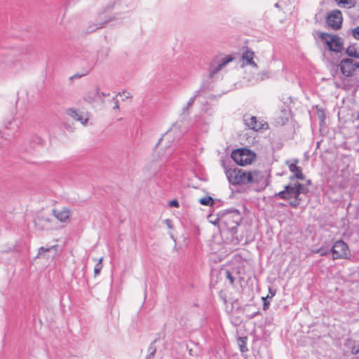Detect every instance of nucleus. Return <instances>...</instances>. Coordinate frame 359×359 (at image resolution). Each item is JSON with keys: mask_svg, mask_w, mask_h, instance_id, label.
<instances>
[{"mask_svg": "<svg viewBox=\"0 0 359 359\" xmlns=\"http://www.w3.org/2000/svg\"><path fill=\"white\" fill-rule=\"evenodd\" d=\"M351 353L353 354H357L359 353V346H353L352 348H351Z\"/></svg>", "mask_w": 359, "mask_h": 359, "instance_id": "obj_32", "label": "nucleus"}, {"mask_svg": "<svg viewBox=\"0 0 359 359\" xmlns=\"http://www.w3.org/2000/svg\"><path fill=\"white\" fill-rule=\"evenodd\" d=\"M57 245H53L49 248L41 247L39 249V252L36 258L44 259L46 260L53 259L57 255Z\"/></svg>", "mask_w": 359, "mask_h": 359, "instance_id": "obj_14", "label": "nucleus"}, {"mask_svg": "<svg viewBox=\"0 0 359 359\" xmlns=\"http://www.w3.org/2000/svg\"><path fill=\"white\" fill-rule=\"evenodd\" d=\"M209 121L205 118H198L196 120L192 127L195 132H206L208 129Z\"/></svg>", "mask_w": 359, "mask_h": 359, "instance_id": "obj_18", "label": "nucleus"}, {"mask_svg": "<svg viewBox=\"0 0 359 359\" xmlns=\"http://www.w3.org/2000/svg\"><path fill=\"white\" fill-rule=\"evenodd\" d=\"M67 114L74 120L79 121L83 126L86 125L89 119L88 113L82 112L72 108L68 109Z\"/></svg>", "mask_w": 359, "mask_h": 359, "instance_id": "obj_15", "label": "nucleus"}, {"mask_svg": "<svg viewBox=\"0 0 359 359\" xmlns=\"http://www.w3.org/2000/svg\"><path fill=\"white\" fill-rule=\"evenodd\" d=\"M307 189L299 183L293 185H287L285 190L280 191L277 195L281 198L291 200L290 205L292 207H297L300 203V194H305Z\"/></svg>", "mask_w": 359, "mask_h": 359, "instance_id": "obj_2", "label": "nucleus"}, {"mask_svg": "<svg viewBox=\"0 0 359 359\" xmlns=\"http://www.w3.org/2000/svg\"><path fill=\"white\" fill-rule=\"evenodd\" d=\"M349 57L359 58V50L355 45L349 46L346 50Z\"/></svg>", "mask_w": 359, "mask_h": 359, "instance_id": "obj_22", "label": "nucleus"}, {"mask_svg": "<svg viewBox=\"0 0 359 359\" xmlns=\"http://www.w3.org/2000/svg\"><path fill=\"white\" fill-rule=\"evenodd\" d=\"M326 21L327 25L333 29H339L343 21L341 12L337 9L332 11L327 14Z\"/></svg>", "mask_w": 359, "mask_h": 359, "instance_id": "obj_11", "label": "nucleus"}, {"mask_svg": "<svg viewBox=\"0 0 359 359\" xmlns=\"http://www.w3.org/2000/svg\"><path fill=\"white\" fill-rule=\"evenodd\" d=\"M165 222H166V224H167L168 227L169 229H171V228H172V225H171V222H170V220H169V219H166V220H165Z\"/></svg>", "mask_w": 359, "mask_h": 359, "instance_id": "obj_38", "label": "nucleus"}, {"mask_svg": "<svg viewBox=\"0 0 359 359\" xmlns=\"http://www.w3.org/2000/svg\"><path fill=\"white\" fill-rule=\"evenodd\" d=\"M149 351L150 353V355H153L154 354L155 351H156V349L151 346L149 348Z\"/></svg>", "mask_w": 359, "mask_h": 359, "instance_id": "obj_35", "label": "nucleus"}, {"mask_svg": "<svg viewBox=\"0 0 359 359\" xmlns=\"http://www.w3.org/2000/svg\"><path fill=\"white\" fill-rule=\"evenodd\" d=\"M11 121H10L8 123V124H6V125H5V127L8 128V125H11Z\"/></svg>", "mask_w": 359, "mask_h": 359, "instance_id": "obj_40", "label": "nucleus"}, {"mask_svg": "<svg viewBox=\"0 0 359 359\" xmlns=\"http://www.w3.org/2000/svg\"><path fill=\"white\" fill-rule=\"evenodd\" d=\"M248 184H257L266 186L267 182L265 174L259 170L248 172Z\"/></svg>", "mask_w": 359, "mask_h": 359, "instance_id": "obj_13", "label": "nucleus"}, {"mask_svg": "<svg viewBox=\"0 0 359 359\" xmlns=\"http://www.w3.org/2000/svg\"><path fill=\"white\" fill-rule=\"evenodd\" d=\"M297 161L289 165L290 170L294 173V176L298 179H304V175L299 167L297 166Z\"/></svg>", "mask_w": 359, "mask_h": 359, "instance_id": "obj_20", "label": "nucleus"}, {"mask_svg": "<svg viewBox=\"0 0 359 359\" xmlns=\"http://www.w3.org/2000/svg\"><path fill=\"white\" fill-rule=\"evenodd\" d=\"M269 294L267 295V297L266 298L271 299L275 295L276 292L274 291H272V290L271 288H269Z\"/></svg>", "mask_w": 359, "mask_h": 359, "instance_id": "obj_34", "label": "nucleus"}, {"mask_svg": "<svg viewBox=\"0 0 359 359\" xmlns=\"http://www.w3.org/2000/svg\"><path fill=\"white\" fill-rule=\"evenodd\" d=\"M352 343V340L348 339L346 341V343H345V345L347 346H349L351 345V344Z\"/></svg>", "mask_w": 359, "mask_h": 359, "instance_id": "obj_39", "label": "nucleus"}, {"mask_svg": "<svg viewBox=\"0 0 359 359\" xmlns=\"http://www.w3.org/2000/svg\"><path fill=\"white\" fill-rule=\"evenodd\" d=\"M107 97H111L109 93H100L97 89H93L88 93L85 100L91 104H104Z\"/></svg>", "mask_w": 359, "mask_h": 359, "instance_id": "obj_12", "label": "nucleus"}, {"mask_svg": "<svg viewBox=\"0 0 359 359\" xmlns=\"http://www.w3.org/2000/svg\"><path fill=\"white\" fill-rule=\"evenodd\" d=\"M225 224L228 225V221L227 220H225Z\"/></svg>", "mask_w": 359, "mask_h": 359, "instance_id": "obj_42", "label": "nucleus"}, {"mask_svg": "<svg viewBox=\"0 0 359 359\" xmlns=\"http://www.w3.org/2000/svg\"><path fill=\"white\" fill-rule=\"evenodd\" d=\"M240 350L241 352H245L248 349L246 348L245 341L243 339H241V343L239 344Z\"/></svg>", "mask_w": 359, "mask_h": 359, "instance_id": "obj_28", "label": "nucleus"}, {"mask_svg": "<svg viewBox=\"0 0 359 359\" xmlns=\"http://www.w3.org/2000/svg\"><path fill=\"white\" fill-rule=\"evenodd\" d=\"M169 206L170 207H175V208H179L180 204L177 200L174 199L169 202Z\"/></svg>", "mask_w": 359, "mask_h": 359, "instance_id": "obj_30", "label": "nucleus"}, {"mask_svg": "<svg viewBox=\"0 0 359 359\" xmlns=\"http://www.w3.org/2000/svg\"><path fill=\"white\" fill-rule=\"evenodd\" d=\"M174 154L170 149H164L162 147H159L156 155L153 156L152 161L145 167L151 175H156L160 168L167 163Z\"/></svg>", "mask_w": 359, "mask_h": 359, "instance_id": "obj_3", "label": "nucleus"}, {"mask_svg": "<svg viewBox=\"0 0 359 359\" xmlns=\"http://www.w3.org/2000/svg\"><path fill=\"white\" fill-rule=\"evenodd\" d=\"M338 68L344 77L353 76L359 70V62L351 58H344L339 63Z\"/></svg>", "mask_w": 359, "mask_h": 359, "instance_id": "obj_6", "label": "nucleus"}, {"mask_svg": "<svg viewBox=\"0 0 359 359\" xmlns=\"http://www.w3.org/2000/svg\"><path fill=\"white\" fill-rule=\"evenodd\" d=\"M122 95L126 97V98H128L130 97V94L128 92H123Z\"/></svg>", "mask_w": 359, "mask_h": 359, "instance_id": "obj_36", "label": "nucleus"}, {"mask_svg": "<svg viewBox=\"0 0 359 359\" xmlns=\"http://www.w3.org/2000/svg\"><path fill=\"white\" fill-rule=\"evenodd\" d=\"M198 201L201 205H212L214 203L213 199L210 196L201 198Z\"/></svg>", "mask_w": 359, "mask_h": 359, "instance_id": "obj_23", "label": "nucleus"}, {"mask_svg": "<svg viewBox=\"0 0 359 359\" xmlns=\"http://www.w3.org/2000/svg\"><path fill=\"white\" fill-rule=\"evenodd\" d=\"M238 225V224L237 222H234L232 226H228V229L231 231V233H236Z\"/></svg>", "mask_w": 359, "mask_h": 359, "instance_id": "obj_27", "label": "nucleus"}, {"mask_svg": "<svg viewBox=\"0 0 359 359\" xmlns=\"http://www.w3.org/2000/svg\"><path fill=\"white\" fill-rule=\"evenodd\" d=\"M358 86H359V80H358Z\"/></svg>", "mask_w": 359, "mask_h": 359, "instance_id": "obj_43", "label": "nucleus"}, {"mask_svg": "<svg viewBox=\"0 0 359 359\" xmlns=\"http://www.w3.org/2000/svg\"><path fill=\"white\" fill-rule=\"evenodd\" d=\"M353 36L355 39L359 40V27H355L353 30Z\"/></svg>", "mask_w": 359, "mask_h": 359, "instance_id": "obj_31", "label": "nucleus"}, {"mask_svg": "<svg viewBox=\"0 0 359 359\" xmlns=\"http://www.w3.org/2000/svg\"><path fill=\"white\" fill-rule=\"evenodd\" d=\"M226 175L229 182L233 184H248V172L244 170L229 169L226 171Z\"/></svg>", "mask_w": 359, "mask_h": 359, "instance_id": "obj_7", "label": "nucleus"}, {"mask_svg": "<svg viewBox=\"0 0 359 359\" xmlns=\"http://www.w3.org/2000/svg\"><path fill=\"white\" fill-rule=\"evenodd\" d=\"M337 4L344 8H351L355 6V0H335Z\"/></svg>", "mask_w": 359, "mask_h": 359, "instance_id": "obj_21", "label": "nucleus"}, {"mask_svg": "<svg viewBox=\"0 0 359 359\" xmlns=\"http://www.w3.org/2000/svg\"><path fill=\"white\" fill-rule=\"evenodd\" d=\"M34 142H36V144L39 146H43L45 144V141L39 137H35Z\"/></svg>", "mask_w": 359, "mask_h": 359, "instance_id": "obj_29", "label": "nucleus"}, {"mask_svg": "<svg viewBox=\"0 0 359 359\" xmlns=\"http://www.w3.org/2000/svg\"><path fill=\"white\" fill-rule=\"evenodd\" d=\"M226 277L230 280L231 283H233L234 278L229 271L226 272Z\"/></svg>", "mask_w": 359, "mask_h": 359, "instance_id": "obj_33", "label": "nucleus"}, {"mask_svg": "<svg viewBox=\"0 0 359 359\" xmlns=\"http://www.w3.org/2000/svg\"><path fill=\"white\" fill-rule=\"evenodd\" d=\"M233 60L231 55L225 57H216L210 63L208 69L209 77L212 79H217L219 77L220 72L229 62Z\"/></svg>", "mask_w": 359, "mask_h": 359, "instance_id": "obj_4", "label": "nucleus"}, {"mask_svg": "<svg viewBox=\"0 0 359 359\" xmlns=\"http://www.w3.org/2000/svg\"><path fill=\"white\" fill-rule=\"evenodd\" d=\"M320 37L327 43L330 50L339 52L342 49L343 43L339 37L326 33H323Z\"/></svg>", "mask_w": 359, "mask_h": 359, "instance_id": "obj_10", "label": "nucleus"}, {"mask_svg": "<svg viewBox=\"0 0 359 359\" xmlns=\"http://www.w3.org/2000/svg\"><path fill=\"white\" fill-rule=\"evenodd\" d=\"M255 154L250 149L242 148L232 151V159L239 165H250L255 160Z\"/></svg>", "mask_w": 359, "mask_h": 359, "instance_id": "obj_5", "label": "nucleus"}, {"mask_svg": "<svg viewBox=\"0 0 359 359\" xmlns=\"http://www.w3.org/2000/svg\"><path fill=\"white\" fill-rule=\"evenodd\" d=\"M53 215L61 222H68L70 219L71 211L66 208L60 210H53Z\"/></svg>", "mask_w": 359, "mask_h": 359, "instance_id": "obj_17", "label": "nucleus"}, {"mask_svg": "<svg viewBox=\"0 0 359 359\" xmlns=\"http://www.w3.org/2000/svg\"><path fill=\"white\" fill-rule=\"evenodd\" d=\"M102 258H100L99 259L98 263L95 265V266L94 268V273H95V276L100 274V271H101V269L102 268Z\"/></svg>", "mask_w": 359, "mask_h": 359, "instance_id": "obj_24", "label": "nucleus"}, {"mask_svg": "<svg viewBox=\"0 0 359 359\" xmlns=\"http://www.w3.org/2000/svg\"><path fill=\"white\" fill-rule=\"evenodd\" d=\"M266 306H267V304H266V302H264V309H266Z\"/></svg>", "mask_w": 359, "mask_h": 359, "instance_id": "obj_41", "label": "nucleus"}, {"mask_svg": "<svg viewBox=\"0 0 359 359\" xmlns=\"http://www.w3.org/2000/svg\"><path fill=\"white\" fill-rule=\"evenodd\" d=\"M187 130V128L183 126L182 120L176 121L159 140V147H163L165 150L170 149L174 152L176 149V140L179 139Z\"/></svg>", "mask_w": 359, "mask_h": 359, "instance_id": "obj_1", "label": "nucleus"}, {"mask_svg": "<svg viewBox=\"0 0 359 359\" xmlns=\"http://www.w3.org/2000/svg\"><path fill=\"white\" fill-rule=\"evenodd\" d=\"M196 96L191 97L189 100L187 102L186 105H184L182 109L181 118L182 119L186 118L189 114V110L191 109L194 102L195 101Z\"/></svg>", "mask_w": 359, "mask_h": 359, "instance_id": "obj_19", "label": "nucleus"}, {"mask_svg": "<svg viewBox=\"0 0 359 359\" xmlns=\"http://www.w3.org/2000/svg\"><path fill=\"white\" fill-rule=\"evenodd\" d=\"M331 252L334 259H345L350 255L347 244L341 240L334 243Z\"/></svg>", "mask_w": 359, "mask_h": 359, "instance_id": "obj_8", "label": "nucleus"}, {"mask_svg": "<svg viewBox=\"0 0 359 359\" xmlns=\"http://www.w3.org/2000/svg\"><path fill=\"white\" fill-rule=\"evenodd\" d=\"M245 126L255 131L266 130L268 128L267 123L262 119H258L256 116L245 115L244 116Z\"/></svg>", "mask_w": 359, "mask_h": 359, "instance_id": "obj_9", "label": "nucleus"}, {"mask_svg": "<svg viewBox=\"0 0 359 359\" xmlns=\"http://www.w3.org/2000/svg\"><path fill=\"white\" fill-rule=\"evenodd\" d=\"M113 109H116V110H117V109H119V106H118V102H117V101H115V102H114V107H113Z\"/></svg>", "mask_w": 359, "mask_h": 359, "instance_id": "obj_37", "label": "nucleus"}, {"mask_svg": "<svg viewBox=\"0 0 359 359\" xmlns=\"http://www.w3.org/2000/svg\"><path fill=\"white\" fill-rule=\"evenodd\" d=\"M255 53L253 51L247 50L242 55V66H250L255 69H257V65L254 60Z\"/></svg>", "mask_w": 359, "mask_h": 359, "instance_id": "obj_16", "label": "nucleus"}, {"mask_svg": "<svg viewBox=\"0 0 359 359\" xmlns=\"http://www.w3.org/2000/svg\"><path fill=\"white\" fill-rule=\"evenodd\" d=\"M104 23H105V22H102V23L96 24V25H95L93 26V27H89V28L88 29V31L89 32H93V31H95V30H96V29H100V28H101V27L104 25Z\"/></svg>", "mask_w": 359, "mask_h": 359, "instance_id": "obj_26", "label": "nucleus"}, {"mask_svg": "<svg viewBox=\"0 0 359 359\" xmlns=\"http://www.w3.org/2000/svg\"><path fill=\"white\" fill-rule=\"evenodd\" d=\"M314 253H318L321 256L326 255L328 253V250L321 248L316 250L313 251Z\"/></svg>", "mask_w": 359, "mask_h": 359, "instance_id": "obj_25", "label": "nucleus"}]
</instances>
